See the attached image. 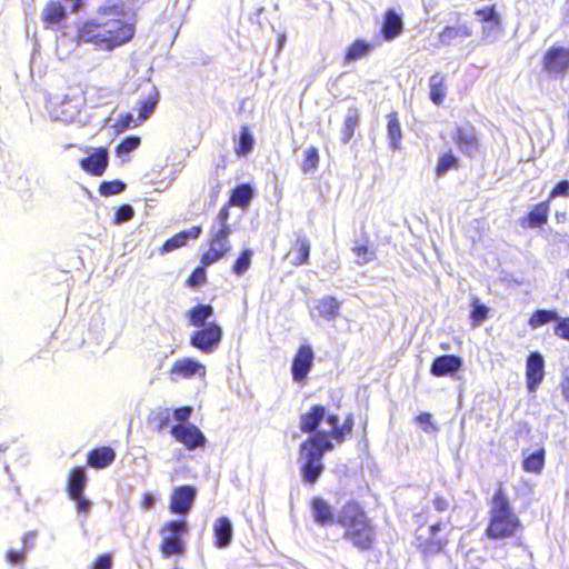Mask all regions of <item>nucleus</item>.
<instances>
[{
    "label": "nucleus",
    "instance_id": "nucleus-1",
    "mask_svg": "<svg viewBox=\"0 0 569 569\" xmlns=\"http://www.w3.org/2000/svg\"><path fill=\"white\" fill-rule=\"evenodd\" d=\"M353 419L348 416L342 422L337 415L323 406H313L300 418L303 432L313 431V436L300 446V463L303 480L313 485L323 470L322 457L333 449V441L341 443L351 433Z\"/></svg>",
    "mask_w": 569,
    "mask_h": 569
},
{
    "label": "nucleus",
    "instance_id": "nucleus-2",
    "mask_svg": "<svg viewBox=\"0 0 569 569\" xmlns=\"http://www.w3.org/2000/svg\"><path fill=\"white\" fill-rule=\"evenodd\" d=\"M134 33L133 26L124 20L123 6L107 3L99 16L78 29V40L92 43L103 50H112L127 41Z\"/></svg>",
    "mask_w": 569,
    "mask_h": 569
},
{
    "label": "nucleus",
    "instance_id": "nucleus-3",
    "mask_svg": "<svg viewBox=\"0 0 569 569\" xmlns=\"http://www.w3.org/2000/svg\"><path fill=\"white\" fill-rule=\"evenodd\" d=\"M338 523L345 530V538L357 548L367 549L373 542L375 530L365 512L356 503H347L338 513Z\"/></svg>",
    "mask_w": 569,
    "mask_h": 569
},
{
    "label": "nucleus",
    "instance_id": "nucleus-4",
    "mask_svg": "<svg viewBox=\"0 0 569 569\" xmlns=\"http://www.w3.org/2000/svg\"><path fill=\"white\" fill-rule=\"evenodd\" d=\"M520 528L518 517L511 510L507 499L499 492L495 496L490 523L487 535L491 539H505L512 537Z\"/></svg>",
    "mask_w": 569,
    "mask_h": 569
},
{
    "label": "nucleus",
    "instance_id": "nucleus-5",
    "mask_svg": "<svg viewBox=\"0 0 569 569\" xmlns=\"http://www.w3.org/2000/svg\"><path fill=\"white\" fill-rule=\"evenodd\" d=\"M188 532V525L186 521H169L160 529L162 541L160 543V551L163 557L169 558L172 556H182L184 552V543L179 538V535Z\"/></svg>",
    "mask_w": 569,
    "mask_h": 569
},
{
    "label": "nucleus",
    "instance_id": "nucleus-6",
    "mask_svg": "<svg viewBox=\"0 0 569 569\" xmlns=\"http://www.w3.org/2000/svg\"><path fill=\"white\" fill-rule=\"evenodd\" d=\"M84 104L83 92L79 88L68 91L54 107L53 117L63 122H74Z\"/></svg>",
    "mask_w": 569,
    "mask_h": 569
},
{
    "label": "nucleus",
    "instance_id": "nucleus-7",
    "mask_svg": "<svg viewBox=\"0 0 569 569\" xmlns=\"http://www.w3.org/2000/svg\"><path fill=\"white\" fill-rule=\"evenodd\" d=\"M229 236L230 233H228L226 229L216 231L212 230L210 247L208 251L203 253L201 259L204 266H210L217 262L219 259L223 258L229 252V250L231 249Z\"/></svg>",
    "mask_w": 569,
    "mask_h": 569
},
{
    "label": "nucleus",
    "instance_id": "nucleus-8",
    "mask_svg": "<svg viewBox=\"0 0 569 569\" xmlns=\"http://www.w3.org/2000/svg\"><path fill=\"white\" fill-rule=\"evenodd\" d=\"M543 68L551 74L563 76L569 70V49L550 48L543 57Z\"/></svg>",
    "mask_w": 569,
    "mask_h": 569
},
{
    "label": "nucleus",
    "instance_id": "nucleus-9",
    "mask_svg": "<svg viewBox=\"0 0 569 569\" xmlns=\"http://www.w3.org/2000/svg\"><path fill=\"white\" fill-rule=\"evenodd\" d=\"M222 336L221 328L216 323H209L204 329L196 331L191 337V345L201 351L209 353L219 345Z\"/></svg>",
    "mask_w": 569,
    "mask_h": 569
},
{
    "label": "nucleus",
    "instance_id": "nucleus-10",
    "mask_svg": "<svg viewBox=\"0 0 569 569\" xmlns=\"http://www.w3.org/2000/svg\"><path fill=\"white\" fill-rule=\"evenodd\" d=\"M197 491L191 486L178 487L170 499V511L178 515H187L196 499Z\"/></svg>",
    "mask_w": 569,
    "mask_h": 569
},
{
    "label": "nucleus",
    "instance_id": "nucleus-11",
    "mask_svg": "<svg viewBox=\"0 0 569 569\" xmlns=\"http://www.w3.org/2000/svg\"><path fill=\"white\" fill-rule=\"evenodd\" d=\"M170 375L172 379H190L194 376L204 378L206 366L192 358H182L174 361L170 369Z\"/></svg>",
    "mask_w": 569,
    "mask_h": 569
},
{
    "label": "nucleus",
    "instance_id": "nucleus-12",
    "mask_svg": "<svg viewBox=\"0 0 569 569\" xmlns=\"http://www.w3.org/2000/svg\"><path fill=\"white\" fill-rule=\"evenodd\" d=\"M172 436L177 441L183 443L188 449L203 446L206 438L193 425H178L172 428Z\"/></svg>",
    "mask_w": 569,
    "mask_h": 569
},
{
    "label": "nucleus",
    "instance_id": "nucleus-13",
    "mask_svg": "<svg viewBox=\"0 0 569 569\" xmlns=\"http://www.w3.org/2000/svg\"><path fill=\"white\" fill-rule=\"evenodd\" d=\"M545 361L540 353L533 352L529 356L526 367L527 386L530 391H535L542 381L545 371Z\"/></svg>",
    "mask_w": 569,
    "mask_h": 569
},
{
    "label": "nucleus",
    "instance_id": "nucleus-14",
    "mask_svg": "<svg viewBox=\"0 0 569 569\" xmlns=\"http://www.w3.org/2000/svg\"><path fill=\"white\" fill-rule=\"evenodd\" d=\"M312 349L309 346H301L292 363V376L296 381H302L307 377L312 366Z\"/></svg>",
    "mask_w": 569,
    "mask_h": 569
},
{
    "label": "nucleus",
    "instance_id": "nucleus-15",
    "mask_svg": "<svg viewBox=\"0 0 569 569\" xmlns=\"http://www.w3.org/2000/svg\"><path fill=\"white\" fill-rule=\"evenodd\" d=\"M80 166L86 172L92 176H102L108 166L107 149H97L90 157L82 159Z\"/></svg>",
    "mask_w": 569,
    "mask_h": 569
},
{
    "label": "nucleus",
    "instance_id": "nucleus-16",
    "mask_svg": "<svg viewBox=\"0 0 569 569\" xmlns=\"http://www.w3.org/2000/svg\"><path fill=\"white\" fill-rule=\"evenodd\" d=\"M462 366L461 358L453 355H445L437 357L431 366V373L436 377H441L455 373Z\"/></svg>",
    "mask_w": 569,
    "mask_h": 569
},
{
    "label": "nucleus",
    "instance_id": "nucleus-17",
    "mask_svg": "<svg viewBox=\"0 0 569 569\" xmlns=\"http://www.w3.org/2000/svg\"><path fill=\"white\" fill-rule=\"evenodd\" d=\"M455 141L462 152L472 156L478 150V139L475 129L471 127H459Z\"/></svg>",
    "mask_w": 569,
    "mask_h": 569
},
{
    "label": "nucleus",
    "instance_id": "nucleus-18",
    "mask_svg": "<svg viewBox=\"0 0 569 569\" xmlns=\"http://www.w3.org/2000/svg\"><path fill=\"white\" fill-rule=\"evenodd\" d=\"M471 33V29L466 23L447 26L438 33V41L441 46H450L457 39L469 38Z\"/></svg>",
    "mask_w": 569,
    "mask_h": 569
},
{
    "label": "nucleus",
    "instance_id": "nucleus-19",
    "mask_svg": "<svg viewBox=\"0 0 569 569\" xmlns=\"http://www.w3.org/2000/svg\"><path fill=\"white\" fill-rule=\"evenodd\" d=\"M340 306V301L335 297L327 296L316 301L311 315L317 312L319 317L325 318L328 321H332L339 316Z\"/></svg>",
    "mask_w": 569,
    "mask_h": 569
},
{
    "label": "nucleus",
    "instance_id": "nucleus-20",
    "mask_svg": "<svg viewBox=\"0 0 569 569\" xmlns=\"http://www.w3.org/2000/svg\"><path fill=\"white\" fill-rule=\"evenodd\" d=\"M213 532L216 537V546L218 548H227L232 539V523L227 517H220L214 521Z\"/></svg>",
    "mask_w": 569,
    "mask_h": 569
},
{
    "label": "nucleus",
    "instance_id": "nucleus-21",
    "mask_svg": "<svg viewBox=\"0 0 569 569\" xmlns=\"http://www.w3.org/2000/svg\"><path fill=\"white\" fill-rule=\"evenodd\" d=\"M402 19L395 10H388L385 14L382 26V34L386 40L390 41L399 37L402 32Z\"/></svg>",
    "mask_w": 569,
    "mask_h": 569
},
{
    "label": "nucleus",
    "instance_id": "nucleus-22",
    "mask_svg": "<svg viewBox=\"0 0 569 569\" xmlns=\"http://www.w3.org/2000/svg\"><path fill=\"white\" fill-rule=\"evenodd\" d=\"M310 253V242L306 237H299L292 249L288 252L290 263L292 266H301L307 263Z\"/></svg>",
    "mask_w": 569,
    "mask_h": 569
},
{
    "label": "nucleus",
    "instance_id": "nucleus-23",
    "mask_svg": "<svg viewBox=\"0 0 569 569\" xmlns=\"http://www.w3.org/2000/svg\"><path fill=\"white\" fill-rule=\"evenodd\" d=\"M312 512L315 520L322 526L332 525L335 521L331 506L321 498L312 500Z\"/></svg>",
    "mask_w": 569,
    "mask_h": 569
},
{
    "label": "nucleus",
    "instance_id": "nucleus-24",
    "mask_svg": "<svg viewBox=\"0 0 569 569\" xmlns=\"http://www.w3.org/2000/svg\"><path fill=\"white\" fill-rule=\"evenodd\" d=\"M42 20L47 26L60 23L67 16L64 7L58 1H50L42 10Z\"/></svg>",
    "mask_w": 569,
    "mask_h": 569
},
{
    "label": "nucleus",
    "instance_id": "nucleus-25",
    "mask_svg": "<svg viewBox=\"0 0 569 569\" xmlns=\"http://www.w3.org/2000/svg\"><path fill=\"white\" fill-rule=\"evenodd\" d=\"M429 88H430V99L431 101L440 106L446 97L447 87H446V77L442 73H435L429 79Z\"/></svg>",
    "mask_w": 569,
    "mask_h": 569
},
{
    "label": "nucleus",
    "instance_id": "nucleus-26",
    "mask_svg": "<svg viewBox=\"0 0 569 569\" xmlns=\"http://www.w3.org/2000/svg\"><path fill=\"white\" fill-rule=\"evenodd\" d=\"M549 213V204L548 202H540L536 204L532 210L529 212L528 217L523 219L522 226H525V221H528V227L536 228L540 227L547 221Z\"/></svg>",
    "mask_w": 569,
    "mask_h": 569
},
{
    "label": "nucleus",
    "instance_id": "nucleus-27",
    "mask_svg": "<svg viewBox=\"0 0 569 569\" xmlns=\"http://www.w3.org/2000/svg\"><path fill=\"white\" fill-rule=\"evenodd\" d=\"M200 233L201 228L194 226L188 231L177 233L174 237H172L164 243L163 248L166 251H171L173 249L180 248L186 244L188 239H197L200 236Z\"/></svg>",
    "mask_w": 569,
    "mask_h": 569
},
{
    "label": "nucleus",
    "instance_id": "nucleus-28",
    "mask_svg": "<svg viewBox=\"0 0 569 569\" xmlns=\"http://www.w3.org/2000/svg\"><path fill=\"white\" fill-rule=\"evenodd\" d=\"M113 459L114 451L107 447L93 450L89 456L90 465L96 468H104L109 466Z\"/></svg>",
    "mask_w": 569,
    "mask_h": 569
},
{
    "label": "nucleus",
    "instance_id": "nucleus-29",
    "mask_svg": "<svg viewBox=\"0 0 569 569\" xmlns=\"http://www.w3.org/2000/svg\"><path fill=\"white\" fill-rule=\"evenodd\" d=\"M388 138L393 150L399 149L402 138L401 127L396 113L388 114Z\"/></svg>",
    "mask_w": 569,
    "mask_h": 569
},
{
    "label": "nucleus",
    "instance_id": "nucleus-30",
    "mask_svg": "<svg viewBox=\"0 0 569 569\" xmlns=\"http://www.w3.org/2000/svg\"><path fill=\"white\" fill-rule=\"evenodd\" d=\"M253 197V190L248 184H241L234 189L230 198V204L247 208Z\"/></svg>",
    "mask_w": 569,
    "mask_h": 569
},
{
    "label": "nucleus",
    "instance_id": "nucleus-31",
    "mask_svg": "<svg viewBox=\"0 0 569 569\" xmlns=\"http://www.w3.org/2000/svg\"><path fill=\"white\" fill-rule=\"evenodd\" d=\"M87 477L84 471L77 468L72 471L69 480V495L71 498H80L86 486Z\"/></svg>",
    "mask_w": 569,
    "mask_h": 569
},
{
    "label": "nucleus",
    "instance_id": "nucleus-32",
    "mask_svg": "<svg viewBox=\"0 0 569 569\" xmlns=\"http://www.w3.org/2000/svg\"><path fill=\"white\" fill-rule=\"evenodd\" d=\"M213 309L210 306H198L189 311L190 323L194 327L206 326L207 320L212 316Z\"/></svg>",
    "mask_w": 569,
    "mask_h": 569
},
{
    "label": "nucleus",
    "instance_id": "nucleus-33",
    "mask_svg": "<svg viewBox=\"0 0 569 569\" xmlns=\"http://www.w3.org/2000/svg\"><path fill=\"white\" fill-rule=\"evenodd\" d=\"M545 465V451L539 449L536 452L530 453L523 460V469L527 472L539 473Z\"/></svg>",
    "mask_w": 569,
    "mask_h": 569
},
{
    "label": "nucleus",
    "instance_id": "nucleus-34",
    "mask_svg": "<svg viewBox=\"0 0 569 569\" xmlns=\"http://www.w3.org/2000/svg\"><path fill=\"white\" fill-rule=\"evenodd\" d=\"M372 46L363 40L355 41L348 49L346 54V61H355L369 54Z\"/></svg>",
    "mask_w": 569,
    "mask_h": 569
},
{
    "label": "nucleus",
    "instance_id": "nucleus-35",
    "mask_svg": "<svg viewBox=\"0 0 569 569\" xmlns=\"http://www.w3.org/2000/svg\"><path fill=\"white\" fill-rule=\"evenodd\" d=\"M558 313L553 310H537L532 313L529 319V326L532 329H537L543 325H547L551 321H558Z\"/></svg>",
    "mask_w": 569,
    "mask_h": 569
},
{
    "label": "nucleus",
    "instance_id": "nucleus-36",
    "mask_svg": "<svg viewBox=\"0 0 569 569\" xmlns=\"http://www.w3.org/2000/svg\"><path fill=\"white\" fill-rule=\"evenodd\" d=\"M359 122V111L358 110H349L348 114L346 116L343 128H342V142L348 143L355 129L358 126Z\"/></svg>",
    "mask_w": 569,
    "mask_h": 569
},
{
    "label": "nucleus",
    "instance_id": "nucleus-37",
    "mask_svg": "<svg viewBox=\"0 0 569 569\" xmlns=\"http://www.w3.org/2000/svg\"><path fill=\"white\" fill-rule=\"evenodd\" d=\"M254 139L248 127H242L240 131L239 142L236 147L238 156L248 154L253 148Z\"/></svg>",
    "mask_w": 569,
    "mask_h": 569
},
{
    "label": "nucleus",
    "instance_id": "nucleus-38",
    "mask_svg": "<svg viewBox=\"0 0 569 569\" xmlns=\"http://www.w3.org/2000/svg\"><path fill=\"white\" fill-rule=\"evenodd\" d=\"M458 168V159L455 157L452 152H446L440 156L437 167L436 173L438 177L443 176L448 170Z\"/></svg>",
    "mask_w": 569,
    "mask_h": 569
},
{
    "label": "nucleus",
    "instance_id": "nucleus-39",
    "mask_svg": "<svg viewBox=\"0 0 569 569\" xmlns=\"http://www.w3.org/2000/svg\"><path fill=\"white\" fill-rule=\"evenodd\" d=\"M76 40L68 37L67 34H62L57 40V56L60 59H66L76 48Z\"/></svg>",
    "mask_w": 569,
    "mask_h": 569
},
{
    "label": "nucleus",
    "instance_id": "nucleus-40",
    "mask_svg": "<svg viewBox=\"0 0 569 569\" xmlns=\"http://www.w3.org/2000/svg\"><path fill=\"white\" fill-rule=\"evenodd\" d=\"M158 103V92L154 91L153 94L149 96L146 100L140 102L139 107V117L141 120H146L151 116L156 106Z\"/></svg>",
    "mask_w": 569,
    "mask_h": 569
},
{
    "label": "nucleus",
    "instance_id": "nucleus-41",
    "mask_svg": "<svg viewBox=\"0 0 569 569\" xmlns=\"http://www.w3.org/2000/svg\"><path fill=\"white\" fill-rule=\"evenodd\" d=\"M251 258H252V251L250 249H246L241 253V256L237 259V261L234 262V264L232 267L233 273L241 276L246 271H248V269L251 266Z\"/></svg>",
    "mask_w": 569,
    "mask_h": 569
},
{
    "label": "nucleus",
    "instance_id": "nucleus-42",
    "mask_svg": "<svg viewBox=\"0 0 569 569\" xmlns=\"http://www.w3.org/2000/svg\"><path fill=\"white\" fill-rule=\"evenodd\" d=\"M306 158L302 163V171L305 173H308L310 171H313L318 168L319 164V153L316 148H309L306 150Z\"/></svg>",
    "mask_w": 569,
    "mask_h": 569
},
{
    "label": "nucleus",
    "instance_id": "nucleus-43",
    "mask_svg": "<svg viewBox=\"0 0 569 569\" xmlns=\"http://www.w3.org/2000/svg\"><path fill=\"white\" fill-rule=\"evenodd\" d=\"M489 309L475 300L473 310L471 312L472 326L478 327L482 323V321L488 317Z\"/></svg>",
    "mask_w": 569,
    "mask_h": 569
},
{
    "label": "nucleus",
    "instance_id": "nucleus-44",
    "mask_svg": "<svg viewBox=\"0 0 569 569\" xmlns=\"http://www.w3.org/2000/svg\"><path fill=\"white\" fill-rule=\"evenodd\" d=\"M140 144V138L138 137H128L124 139L117 148V153L119 156L130 153L136 150Z\"/></svg>",
    "mask_w": 569,
    "mask_h": 569
},
{
    "label": "nucleus",
    "instance_id": "nucleus-45",
    "mask_svg": "<svg viewBox=\"0 0 569 569\" xmlns=\"http://www.w3.org/2000/svg\"><path fill=\"white\" fill-rule=\"evenodd\" d=\"M124 189V183L121 181L103 182L100 186V193L102 196H112L120 193Z\"/></svg>",
    "mask_w": 569,
    "mask_h": 569
},
{
    "label": "nucleus",
    "instance_id": "nucleus-46",
    "mask_svg": "<svg viewBox=\"0 0 569 569\" xmlns=\"http://www.w3.org/2000/svg\"><path fill=\"white\" fill-rule=\"evenodd\" d=\"M555 335L561 339L569 340V318H559L555 327Z\"/></svg>",
    "mask_w": 569,
    "mask_h": 569
},
{
    "label": "nucleus",
    "instance_id": "nucleus-47",
    "mask_svg": "<svg viewBox=\"0 0 569 569\" xmlns=\"http://www.w3.org/2000/svg\"><path fill=\"white\" fill-rule=\"evenodd\" d=\"M133 217V209L129 204L120 207L116 213V223L129 221Z\"/></svg>",
    "mask_w": 569,
    "mask_h": 569
},
{
    "label": "nucleus",
    "instance_id": "nucleus-48",
    "mask_svg": "<svg viewBox=\"0 0 569 569\" xmlns=\"http://www.w3.org/2000/svg\"><path fill=\"white\" fill-rule=\"evenodd\" d=\"M477 14L480 17V19L482 21H490V22H492L496 26H498L499 22H500L498 16L495 12L493 7L487 8V9H483V10H479V11H477Z\"/></svg>",
    "mask_w": 569,
    "mask_h": 569
},
{
    "label": "nucleus",
    "instance_id": "nucleus-49",
    "mask_svg": "<svg viewBox=\"0 0 569 569\" xmlns=\"http://www.w3.org/2000/svg\"><path fill=\"white\" fill-rule=\"evenodd\" d=\"M417 422L422 427L423 431L431 432L436 430V427L432 423V418L430 413H421L417 417Z\"/></svg>",
    "mask_w": 569,
    "mask_h": 569
},
{
    "label": "nucleus",
    "instance_id": "nucleus-50",
    "mask_svg": "<svg viewBox=\"0 0 569 569\" xmlns=\"http://www.w3.org/2000/svg\"><path fill=\"white\" fill-rule=\"evenodd\" d=\"M228 218H229V209L224 207L217 214V221L220 224V228L218 230L226 229L228 231V233H231L230 226L228 224Z\"/></svg>",
    "mask_w": 569,
    "mask_h": 569
},
{
    "label": "nucleus",
    "instance_id": "nucleus-51",
    "mask_svg": "<svg viewBox=\"0 0 569 569\" xmlns=\"http://www.w3.org/2000/svg\"><path fill=\"white\" fill-rule=\"evenodd\" d=\"M112 557L110 555L100 556L93 565L92 569H111Z\"/></svg>",
    "mask_w": 569,
    "mask_h": 569
},
{
    "label": "nucleus",
    "instance_id": "nucleus-52",
    "mask_svg": "<svg viewBox=\"0 0 569 569\" xmlns=\"http://www.w3.org/2000/svg\"><path fill=\"white\" fill-rule=\"evenodd\" d=\"M558 196H565V197L569 196V181H566V180L561 181L555 187L550 197L555 198Z\"/></svg>",
    "mask_w": 569,
    "mask_h": 569
},
{
    "label": "nucleus",
    "instance_id": "nucleus-53",
    "mask_svg": "<svg viewBox=\"0 0 569 569\" xmlns=\"http://www.w3.org/2000/svg\"><path fill=\"white\" fill-rule=\"evenodd\" d=\"M6 558L11 563H21L26 559V551L8 550Z\"/></svg>",
    "mask_w": 569,
    "mask_h": 569
},
{
    "label": "nucleus",
    "instance_id": "nucleus-54",
    "mask_svg": "<svg viewBox=\"0 0 569 569\" xmlns=\"http://www.w3.org/2000/svg\"><path fill=\"white\" fill-rule=\"evenodd\" d=\"M206 273L202 268L197 269L189 278L190 286H199L204 282Z\"/></svg>",
    "mask_w": 569,
    "mask_h": 569
},
{
    "label": "nucleus",
    "instance_id": "nucleus-55",
    "mask_svg": "<svg viewBox=\"0 0 569 569\" xmlns=\"http://www.w3.org/2000/svg\"><path fill=\"white\" fill-rule=\"evenodd\" d=\"M192 409L190 407H182L174 411V419L178 421H186L189 419Z\"/></svg>",
    "mask_w": 569,
    "mask_h": 569
},
{
    "label": "nucleus",
    "instance_id": "nucleus-56",
    "mask_svg": "<svg viewBox=\"0 0 569 569\" xmlns=\"http://www.w3.org/2000/svg\"><path fill=\"white\" fill-rule=\"evenodd\" d=\"M71 499L77 502V508L80 512H84V513L89 512L91 502L89 500L84 499L82 495H80V498H71Z\"/></svg>",
    "mask_w": 569,
    "mask_h": 569
},
{
    "label": "nucleus",
    "instance_id": "nucleus-57",
    "mask_svg": "<svg viewBox=\"0 0 569 569\" xmlns=\"http://www.w3.org/2000/svg\"><path fill=\"white\" fill-rule=\"evenodd\" d=\"M154 503H156V498H154V496H153V495H151V493H144V496H143V500H142V502H141V507H142V509H144V510H150V509H152V508H153Z\"/></svg>",
    "mask_w": 569,
    "mask_h": 569
},
{
    "label": "nucleus",
    "instance_id": "nucleus-58",
    "mask_svg": "<svg viewBox=\"0 0 569 569\" xmlns=\"http://www.w3.org/2000/svg\"><path fill=\"white\" fill-rule=\"evenodd\" d=\"M131 126H133V127L137 126V122H136L133 116L130 114V113H128L126 116H122L121 117V127H120V129L123 130V129H127V128H129Z\"/></svg>",
    "mask_w": 569,
    "mask_h": 569
},
{
    "label": "nucleus",
    "instance_id": "nucleus-59",
    "mask_svg": "<svg viewBox=\"0 0 569 569\" xmlns=\"http://www.w3.org/2000/svg\"><path fill=\"white\" fill-rule=\"evenodd\" d=\"M359 260H358V263L362 264V263H366L368 262V258H367V253H368V249L366 247H357L355 249Z\"/></svg>",
    "mask_w": 569,
    "mask_h": 569
},
{
    "label": "nucleus",
    "instance_id": "nucleus-60",
    "mask_svg": "<svg viewBox=\"0 0 569 569\" xmlns=\"http://www.w3.org/2000/svg\"><path fill=\"white\" fill-rule=\"evenodd\" d=\"M433 506H435V508H436L437 510H439V511H443V510H446V509H447L448 503H447V501H446L445 499H442V498H436V499L433 500Z\"/></svg>",
    "mask_w": 569,
    "mask_h": 569
},
{
    "label": "nucleus",
    "instance_id": "nucleus-61",
    "mask_svg": "<svg viewBox=\"0 0 569 569\" xmlns=\"http://www.w3.org/2000/svg\"><path fill=\"white\" fill-rule=\"evenodd\" d=\"M33 539H34V533L29 532L24 536L23 542H24V545H29L33 541Z\"/></svg>",
    "mask_w": 569,
    "mask_h": 569
},
{
    "label": "nucleus",
    "instance_id": "nucleus-62",
    "mask_svg": "<svg viewBox=\"0 0 569 569\" xmlns=\"http://www.w3.org/2000/svg\"><path fill=\"white\" fill-rule=\"evenodd\" d=\"M563 395L566 397L567 400H569V379L568 381L563 385Z\"/></svg>",
    "mask_w": 569,
    "mask_h": 569
},
{
    "label": "nucleus",
    "instance_id": "nucleus-63",
    "mask_svg": "<svg viewBox=\"0 0 569 569\" xmlns=\"http://www.w3.org/2000/svg\"><path fill=\"white\" fill-rule=\"evenodd\" d=\"M556 218L558 221H562V220H565L566 214L565 213H556Z\"/></svg>",
    "mask_w": 569,
    "mask_h": 569
},
{
    "label": "nucleus",
    "instance_id": "nucleus-64",
    "mask_svg": "<svg viewBox=\"0 0 569 569\" xmlns=\"http://www.w3.org/2000/svg\"><path fill=\"white\" fill-rule=\"evenodd\" d=\"M438 528H439V526H432V530H436Z\"/></svg>",
    "mask_w": 569,
    "mask_h": 569
}]
</instances>
